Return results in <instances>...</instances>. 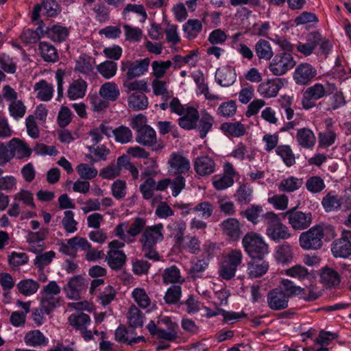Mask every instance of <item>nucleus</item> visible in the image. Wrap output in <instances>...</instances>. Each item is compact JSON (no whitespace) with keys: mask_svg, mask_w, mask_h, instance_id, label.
<instances>
[{"mask_svg":"<svg viewBox=\"0 0 351 351\" xmlns=\"http://www.w3.org/2000/svg\"><path fill=\"white\" fill-rule=\"evenodd\" d=\"M155 180L152 178H147L139 186V190L145 199H150L156 191Z\"/></svg>","mask_w":351,"mask_h":351,"instance_id":"64","label":"nucleus"},{"mask_svg":"<svg viewBox=\"0 0 351 351\" xmlns=\"http://www.w3.org/2000/svg\"><path fill=\"white\" fill-rule=\"evenodd\" d=\"M152 87L155 95L162 96L165 101H167L169 97V93L167 90V85L165 81L154 78L152 82Z\"/></svg>","mask_w":351,"mask_h":351,"instance_id":"60","label":"nucleus"},{"mask_svg":"<svg viewBox=\"0 0 351 351\" xmlns=\"http://www.w3.org/2000/svg\"><path fill=\"white\" fill-rule=\"evenodd\" d=\"M284 82L285 80L282 78L268 80L259 84L257 91L265 98L274 97L278 95L280 88L284 86Z\"/></svg>","mask_w":351,"mask_h":351,"instance_id":"14","label":"nucleus"},{"mask_svg":"<svg viewBox=\"0 0 351 351\" xmlns=\"http://www.w3.org/2000/svg\"><path fill=\"white\" fill-rule=\"evenodd\" d=\"M167 164L169 172L175 175L185 173L191 168L189 160L178 152H173L170 155Z\"/></svg>","mask_w":351,"mask_h":351,"instance_id":"12","label":"nucleus"},{"mask_svg":"<svg viewBox=\"0 0 351 351\" xmlns=\"http://www.w3.org/2000/svg\"><path fill=\"white\" fill-rule=\"evenodd\" d=\"M25 343L31 347H43L49 343V339L39 330H32L28 331L24 337Z\"/></svg>","mask_w":351,"mask_h":351,"instance_id":"25","label":"nucleus"},{"mask_svg":"<svg viewBox=\"0 0 351 351\" xmlns=\"http://www.w3.org/2000/svg\"><path fill=\"white\" fill-rule=\"evenodd\" d=\"M112 134L115 141L121 144L128 143L132 139V132L131 130L125 125L116 128L113 130Z\"/></svg>","mask_w":351,"mask_h":351,"instance_id":"54","label":"nucleus"},{"mask_svg":"<svg viewBox=\"0 0 351 351\" xmlns=\"http://www.w3.org/2000/svg\"><path fill=\"white\" fill-rule=\"evenodd\" d=\"M100 96L108 101H116L119 97L120 93L117 85L112 82L104 83L99 89Z\"/></svg>","mask_w":351,"mask_h":351,"instance_id":"35","label":"nucleus"},{"mask_svg":"<svg viewBox=\"0 0 351 351\" xmlns=\"http://www.w3.org/2000/svg\"><path fill=\"white\" fill-rule=\"evenodd\" d=\"M132 295L134 301L142 308H145L150 305V299L143 288L134 289L132 293Z\"/></svg>","mask_w":351,"mask_h":351,"instance_id":"59","label":"nucleus"},{"mask_svg":"<svg viewBox=\"0 0 351 351\" xmlns=\"http://www.w3.org/2000/svg\"><path fill=\"white\" fill-rule=\"evenodd\" d=\"M301 291L298 296L306 302H314L321 296V293L313 285H310L306 289L301 287Z\"/></svg>","mask_w":351,"mask_h":351,"instance_id":"63","label":"nucleus"},{"mask_svg":"<svg viewBox=\"0 0 351 351\" xmlns=\"http://www.w3.org/2000/svg\"><path fill=\"white\" fill-rule=\"evenodd\" d=\"M234 197L239 204H247L252 199V189L247 184L241 185L237 190Z\"/></svg>","mask_w":351,"mask_h":351,"instance_id":"51","label":"nucleus"},{"mask_svg":"<svg viewBox=\"0 0 351 351\" xmlns=\"http://www.w3.org/2000/svg\"><path fill=\"white\" fill-rule=\"evenodd\" d=\"M28 256L25 253L12 252L9 256V264L14 270H18L19 267L28 262Z\"/></svg>","mask_w":351,"mask_h":351,"instance_id":"62","label":"nucleus"},{"mask_svg":"<svg viewBox=\"0 0 351 351\" xmlns=\"http://www.w3.org/2000/svg\"><path fill=\"white\" fill-rule=\"evenodd\" d=\"M149 63L150 60L147 58L135 61L122 62L121 70L126 71L123 78L133 80L143 75L147 71Z\"/></svg>","mask_w":351,"mask_h":351,"instance_id":"8","label":"nucleus"},{"mask_svg":"<svg viewBox=\"0 0 351 351\" xmlns=\"http://www.w3.org/2000/svg\"><path fill=\"white\" fill-rule=\"evenodd\" d=\"M340 197L334 192H329L324 196L322 201V205L327 213L339 210Z\"/></svg>","mask_w":351,"mask_h":351,"instance_id":"47","label":"nucleus"},{"mask_svg":"<svg viewBox=\"0 0 351 351\" xmlns=\"http://www.w3.org/2000/svg\"><path fill=\"white\" fill-rule=\"evenodd\" d=\"M34 90L37 92V97L41 101H49L53 96V85L45 80H41L34 85Z\"/></svg>","mask_w":351,"mask_h":351,"instance_id":"40","label":"nucleus"},{"mask_svg":"<svg viewBox=\"0 0 351 351\" xmlns=\"http://www.w3.org/2000/svg\"><path fill=\"white\" fill-rule=\"evenodd\" d=\"M106 260L109 267L113 270L120 269L125 263L126 256L121 250H110L106 255Z\"/></svg>","mask_w":351,"mask_h":351,"instance_id":"30","label":"nucleus"},{"mask_svg":"<svg viewBox=\"0 0 351 351\" xmlns=\"http://www.w3.org/2000/svg\"><path fill=\"white\" fill-rule=\"evenodd\" d=\"M215 119L213 116L206 111L202 112L201 117L199 119V124L197 130L199 132V137L204 138L207 135L208 132L211 130Z\"/></svg>","mask_w":351,"mask_h":351,"instance_id":"41","label":"nucleus"},{"mask_svg":"<svg viewBox=\"0 0 351 351\" xmlns=\"http://www.w3.org/2000/svg\"><path fill=\"white\" fill-rule=\"evenodd\" d=\"M289 298L285 292L276 288L271 291L267 295L268 306L273 310H281L288 306Z\"/></svg>","mask_w":351,"mask_h":351,"instance_id":"17","label":"nucleus"},{"mask_svg":"<svg viewBox=\"0 0 351 351\" xmlns=\"http://www.w3.org/2000/svg\"><path fill=\"white\" fill-rule=\"evenodd\" d=\"M321 282L327 289L337 288L341 282V276L335 269L325 267L320 274Z\"/></svg>","mask_w":351,"mask_h":351,"instance_id":"23","label":"nucleus"},{"mask_svg":"<svg viewBox=\"0 0 351 351\" xmlns=\"http://www.w3.org/2000/svg\"><path fill=\"white\" fill-rule=\"evenodd\" d=\"M292 55L287 52L276 54L269 65V70L274 75H282L295 65Z\"/></svg>","mask_w":351,"mask_h":351,"instance_id":"7","label":"nucleus"},{"mask_svg":"<svg viewBox=\"0 0 351 351\" xmlns=\"http://www.w3.org/2000/svg\"><path fill=\"white\" fill-rule=\"evenodd\" d=\"M162 278L165 285L183 283L185 281L179 268L175 265L166 268L162 274Z\"/></svg>","mask_w":351,"mask_h":351,"instance_id":"32","label":"nucleus"},{"mask_svg":"<svg viewBox=\"0 0 351 351\" xmlns=\"http://www.w3.org/2000/svg\"><path fill=\"white\" fill-rule=\"evenodd\" d=\"M172 66L171 60L154 61L152 63V75L155 78L161 79L167 73V71Z\"/></svg>","mask_w":351,"mask_h":351,"instance_id":"56","label":"nucleus"},{"mask_svg":"<svg viewBox=\"0 0 351 351\" xmlns=\"http://www.w3.org/2000/svg\"><path fill=\"white\" fill-rule=\"evenodd\" d=\"M60 287L56 281H50L41 291L40 304L47 311H53L59 304Z\"/></svg>","mask_w":351,"mask_h":351,"instance_id":"6","label":"nucleus"},{"mask_svg":"<svg viewBox=\"0 0 351 351\" xmlns=\"http://www.w3.org/2000/svg\"><path fill=\"white\" fill-rule=\"evenodd\" d=\"M269 267V263L263 259H252L247 264V272L249 278H261L265 274Z\"/></svg>","mask_w":351,"mask_h":351,"instance_id":"20","label":"nucleus"},{"mask_svg":"<svg viewBox=\"0 0 351 351\" xmlns=\"http://www.w3.org/2000/svg\"><path fill=\"white\" fill-rule=\"evenodd\" d=\"M283 273L285 275L300 281L311 280V278H313L311 272L309 271L304 266L300 264L295 265L284 270Z\"/></svg>","mask_w":351,"mask_h":351,"instance_id":"31","label":"nucleus"},{"mask_svg":"<svg viewBox=\"0 0 351 351\" xmlns=\"http://www.w3.org/2000/svg\"><path fill=\"white\" fill-rule=\"evenodd\" d=\"M303 184L302 179L295 178L293 176L283 179L278 186L280 191L293 192L302 186Z\"/></svg>","mask_w":351,"mask_h":351,"instance_id":"49","label":"nucleus"},{"mask_svg":"<svg viewBox=\"0 0 351 351\" xmlns=\"http://www.w3.org/2000/svg\"><path fill=\"white\" fill-rule=\"evenodd\" d=\"M215 80L221 86L228 87L236 80V73L230 67L218 69L215 73Z\"/></svg>","mask_w":351,"mask_h":351,"instance_id":"27","label":"nucleus"},{"mask_svg":"<svg viewBox=\"0 0 351 351\" xmlns=\"http://www.w3.org/2000/svg\"><path fill=\"white\" fill-rule=\"evenodd\" d=\"M331 252L335 258H346L351 256V230L342 232L341 237L332 242Z\"/></svg>","mask_w":351,"mask_h":351,"instance_id":"10","label":"nucleus"},{"mask_svg":"<svg viewBox=\"0 0 351 351\" xmlns=\"http://www.w3.org/2000/svg\"><path fill=\"white\" fill-rule=\"evenodd\" d=\"M194 169L196 173L201 176L210 175L215 170V162L209 156H201L195 159Z\"/></svg>","mask_w":351,"mask_h":351,"instance_id":"18","label":"nucleus"},{"mask_svg":"<svg viewBox=\"0 0 351 351\" xmlns=\"http://www.w3.org/2000/svg\"><path fill=\"white\" fill-rule=\"evenodd\" d=\"M285 217L287 218L288 223L295 230H302L308 228L312 223V215L311 213H304L291 208L285 213Z\"/></svg>","mask_w":351,"mask_h":351,"instance_id":"9","label":"nucleus"},{"mask_svg":"<svg viewBox=\"0 0 351 351\" xmlns=\"http://www.w3.org/2000/svg\"><path fill=\"white\" fill-rule=\"evenodd\" d=\"M80 243V248L86 252L85 258L88 261H95L101 258L102 251H97L92 247L91 244L85 239L82 237Z\"/></svg>","mask_w":351,"mask_h":351,"instance_id":"48","label":"nucleus"},{"mask_svg":"<svg viewBox=\"0 0 351 351\" xmlns=\"http://www.w3.org/2000/svg\"><path fill=\"white\" fill-rule=\"evenodd\" d=\"M254 50L259 60L268 61L274 56V51L270 43L264 39H260L255 44Z\"/></svg>","mask_w":351,"mask_h":351,"instance_id":"34","label":"nucleus"},{"mask_svg":"<svg viewBox=\"0 0 351 351\" xmlns=\"http://www.w3.org/2000/svg\"><path fill=\"white\" fill-rule=\"evenodd\" d=\"M8 147L11 149L13 157L16 156L19 159L29 157L32 152L27 143L18 138L12 139L8 143Z\"/></svg>","mask_w":351,"mask_h":351,"instance_id":"26","label":"nucleus"},{"mask_svg":"<svg viewBox=\"0 0 351 351\" xmlns=\"http://www.w3.org/2000/svg\"><path fill=\"white\" fill-rule=\"evenodd\" d=\"M322 40L321 34L319 32H311L308 35L306 43H299L296 45L297 50L303 55L308 56L312 54L315 47Z\"/></svg>","mask_w":351,"mask_h":351,"instance_id":"21","label":"nucleus"},{"mask_svg":"<svg viewBox=\"0 0 351 351\" xmlns=\"http://www.w3.org/2000/svg\"><path fill=\"white\" fill-rule=\"evenodd\" d=\"M69 324L75 330L81 331L90 324L91 319L87 314L84 313H73L69 317Z\"/></svg>","mask_w":351,"mask_h":351,"instance_id":"39","label":"nucleus"},{"mask_svg":"<svg viewBox=\"0 0 351 351\" xmlns=\"http://www.w3.org/2000/svg\"><path fill=\"white\" fill-rule=\"evenodd\" d=\"M328 233L330 237H335V232L332 226H315L300 235V245L304 250L320 249L323 245L322 239L325 234Z\"/></svg>","mask_w":351,"mask_h":351,"instance_id":"2","label":"nucleus"},{"mask_svg":"<svg viewBox=\"0 0 351 351\" xmlns=\"http://www.w3.org/2000/svg\"><path fill=\"white\" fill-rule=\"evenodd\" d=\"M61 223L67 233H74L77 230V221L74 219V213L71 210H66L64 213V217Z\"/></svg>","mask_w":351,"mask_h":351,"instance_id":"57","label":"nucleus"},{"mask_svg":"<svg viewBox=\"0 0 351 351\" xmlns=\"http://www.w3.org/2000/svg\"><path fill=\"white\" fill-rule=\"evenodd\" d=\"M238 268L230 263L222 259L219 263L218 274L221 279L230 280L235 276Z\"/></svg>","mask_w":351,"mask_h":351,"instance_id":"46","label":"nucleus"},{"mask_svg":"<svg viewBox=\"0 0 351 351\" xmlns=\"http://www.w3.org/2000/svg\"><path fill=\"white\" fill-rule=\"evenodd\" d=\"M263 222L266 226V234L271 240L280 242L287 240L291 237L289 228L274 212L270 211L263 214Z\"/></svg>","mask_w":351,"mask_h":351,"instance_id":"3","label":"nucleus"},{"mask_svg":"<svg viewBox=\"0 0 351 351\" xmlns=\"http://www.w3.org/2000/svg\"><path fill=\"white\" fill-rule=\"evenodd\" d=\"M202 22L198 19H189L183 25V30L189 38H195L202 30Z\"/></svg>","mask_w":351,"mask_h":351,"instance_id":"53","label":"nucleus"},{"mask_svg":"<svg viewBox=\"0 0 351 351\" xmlns=\"http://www.w3.org/2000/svg\"><path fill=\"white\" fill-rule=\"evenodd\" d=\"M79 239H82V237H74L68 239L66 243L63 242L59 243L60 252L66 255L75 257L76 256V250L77 248H80V243H81V241Z\"/></svg>","mask_w":351,"mask_h":351,"instance_id":"44","label":"nucleus"},{"mask_svg":"<svg viewBox=\"0 0 351 351\" xmlns=\"http://www.w3.org/2000/svg\"><path fill=\"white\" fill-rule=\"evenodd\" d=\"M128 106L134 110H143L147 108L148 100L142 92L132 93L128 97Z\"/></svg>","mask_w":351,"mask_h":351,"instance_id":"36","label":"nucleus"},{"mask_svg":"<svg viewBox=\"0 0 351 351\" xmlns=\"http://www.w3.org/2000/svg\"><path fill=\"white\" fill-rule=\"evenodd\" d=\"M208 264V261L204 259H199L195 263H191L188 274L193 280L202 278V274L207 269Z\"/></svg>","mask_w":351,"mask_h":351,"instance_id":"55","label":"nucleus"},{"mask_svg":"<svg viewBox=\"0 0 351 351\" xmlns=\"http://www.w3.org/2000/svg\"><path fill=\"white\" fill-rule=\"evenodd\" d=\"M181 116L178 119V123L182 128L189 130L197 127L199 116L198 111L195 108L193 107L186 108Z\"/></svg>","mask_w":351,"mask_h":351,"instance_id":"19","label":"nucleus"},{"mask_svg":"<svg viewBox=\"0 0 351 351\" xmlns=\"http://www.w3.org/2000/svg\"><path fill=\"white\" fill-rule=\"evenodd\" d=\"M163 226L162 223L147 226L143 232L139 242L145 258L156 262L161 261V256L156 250V244L163 241Z\"/></svg>","mask_w":351,"mask_h":351,"instance_id":"1","label":"nucleus"},{"mask_svg":"<svg viewBox=\"0 0 351 351\" xmlns=\"http://www.w3.org/2000/svg\"><path fill=\"white\" fill-rule=\"evenodd\" d=\"M46 36L53 42L61 43L64 41L69 34L66 27L61 25H52L45 30Z\"/></svg>","mask_w":351,"mask_h":351,"instance_id":"38","label":"nucleus"},{"mask_svg":"<svg viewBox=\"0 0 351 351\" xmlns=\"http://www.w3.org/2000/svg\"><path fill=\"white\" fill-rule=\"evenodd\" d=\"M136 141L145 147H154L153 150L159 151L164 147L162 142L157 143V137L155 130L151 127H145L139 130L136 134Z\"/></svg>","mask_w":351,"mask_h":351,"instance_id":"11","label":"nucleus"},{"mask_svg":"<svg viewBox=\"0 0 351 351\" xmlns=\"http://www.w3.org/2000/svg\"><path fill=\"white\" fill-rule=\"evenodd\" d=\"M200 241L195 236L187 235L184 241L178 245L181 250L187 251L193 254H197L201 251Z\"/></svg>","mask_w":351,"mask_h":351,"instance_id":"42","label":"nucleus"},{"mask_svg":"<svg viewBox=\"0 0 351 351\" xmlns=\"http://www.w3.org/2000/svg\"><path fill=\"white\" fill-rule=\"evenodd\" d=\"M278 289H282L288 298L293 295L298 296L302 291L301 287L295 285L293 282L287 279L282 280Z\"/></svg>","mask_w":351,"mask_h":351,"instance_id":"61","label":"nucleus"},{"mask_svg":"<svg viewBox=\"0 0 351 351\" xmlns=\"http://www.w3.org/2000/svg\"><path fill=\"white\" fill-rule=\"evenodd\" d=\"M127 318L130 326L132 328L141 327L143 324V314L134 304L129 308Z\"/></svg>","mask_w":351,"mask_h":351,"instance_id":"45","label":"nucleus"},{"mask_svg":"<svg viewBox=\"0 0 351 351\" xmlns=\"http://www.w3.org/2000/svg\"><path fill=\"white\" fill-rule=\"evenodd\" d=\"M242 244L246 253L252 259H263L268 254V245L257 233H247L242 239Z\"/></svg>","mask_w":351,"mask_h":351,"instance_id":"5","label":"nucleus"},{"mask_svg":"<svg viewBox=\"0 0 351 351\" xmlns=\"http://www.w3.org/2000/svg\"><path fill=\"white\" fill-rule=\"evenodd\" d=\"M97 70L105 79H110L117 73V64L111 60H106L97 66Z\"/></svg>","mask_w":351,"mask_h":351,"instance_id":"50","label":"nucleus"},{"mask_svg":"<svg viewBox=\"0 0 351 351\" xmlns=\"http://www.w3.org/2000/svg\"><path fill=\"white\" fill-rule=\"evenodd\" d=\"M87 285L86 280L81 276L71 278L65 288L67 297L72 300L80 299L81 292L87 287Z\"/></svg>","mask_w":351,"mask_h":351,"instance_id":"15","label":"nucleus"},{"mask_svg":"<svg viewBox=\"0 0 351 351\" xmlns=\"http://www.w3.org/2000/svg\"><path fill=\"white\" fill-rule=\"evenodd\" d=\"M294 253L292 245L287 243H282L276 248L275 258L277 262L287 264L293 259Z\"/></svg>","mask_w":351,"mask_h":351,"instance_id":"28","label":"nucleus"},{"mask_svg":"<svg viewBox=\"0 0 351 351\" xmlns=\"http://www.w3.org/2000/svg\"><path fill=\"white\" fill-rule=\"evenodd\" d=\"M88 87L87 82L82 79L73 80L67 89V97L71 100H75L83 98L86 93Z\"/></svg>","mask_w":351,"mask_h":351,"instance_id":"22","label":"nucleus"},{"mask_svg":"<svg viewBox=\"0 0 351 351\" xmlns=\"http://www.w3.org/2000/svg\"><path fill=\"white\" fill-rule=\"evenodd\" d=\"M38 50L41 57L45 62L54 63L58 61V53L53 45L45 41L40 42Z\"/></svg>","mask_w":351,"mask_h":351,"instance_id":"29","label":"nucleus"},{"mask_svg":"<svg viewBox=\"0 0 351 351\" xmlns=\"http://www.w3.org/2000/svg\"><path fill=\"white\" fill-rule=\"evenodd\" d=\"M295 138L298 145L304 149L313 148L316 143L314 133L307 128L299 129L297 131Z\"/></svg>","mask_w":351,"mask_h":351,"instance_id":"24","label":"nucleus"},{"mask_svg":"<svg viewBox=\"0 0 351 351\" xmlns=\"http://www.w3.org/2000/svg\"><path fill=\"white\" fill-rule=\"evenodd\" d=\"M276 154L280 156L287 166L291 167L295 162L294 154L289 145H280L276 147Z\"/></svg>","mask_w":351,"mask_h":351,"instance_id":"58","label":"nucleus"},{"mask_svg":"<svg viewBox=\"0 0 351 351\" xmlns=\"http://www.w3.org/2000/svg\"><path fill=\"white\" fill-rule=\"evenodd\" d=\"M220 227L229 240L237 241L241 235V223L237 219L228 218L221 223Z\"/></svg>","mask_w":351,"mask_h":351,"instance_id":"16","label":"nucleus"},{"mask_svg":"<svg viewBox=\"0 0 351 351\" xmlns=\"http://www.w3.org/2000/svg\"><path fill=\"white\" fill-rule=\"evenodd\" d=\"M220 129L226 135L233 137H241L246 132L244 125L240 121L223 123Z\"/></svg>","mask_w":351,"mask_h":351,"instance_id":"33","label":"nucleus"},{"mask_svg":"<svg viewBox=\"0 0 351 351\" xmlns=\"http://www.w3.org/2000/svg\"><path fill=\"white\" fill-rule=\"evenodd\" d=\"M263 211V207L260 205H251L245 210L241 212V215L245 217L249 221L256 224L259 221V217Z\"/></svg>","mask_w":351,"mask_h":351,"instance_id":"52","label":"nucleus"},{"mask_svg":"<svg viewBox=\"0 0 351 351\" xmlns=\"http://www.w3.org/2000/svg\"><path fill=\"white\" fill-rule=\"evenodd\" d=\"M336 90V86L333 84L316 83L308 87L302 94V106L304 109L309 110L315 106V101L325 96L330 95Z\"/></svg>","mask_w":351,"mask_h":351,"instance_id":"4","label":"nucleus"},{"mask_svg":"<svg viewBox=\"0 0 351 351\" xmlns=\"http://www.w3.org/2000/svg\"><path fill=\"white\" fill-rule=\"evenodd\" d=\"M95 60L90 56L83 54L76 60L75 70L89 75L93 72Z\"/></svg>","mask_w":351,"mask_h":351,"instance_id":"37","label":"nucleus"},{"mask_svg":"<svg viewBox=\"0 0 351 351\" xmlns=\"http://www.w3.org/2000/svg\"><path fill=\"white\" fill-rule=\"evenodd\" d=\"M317 75V70L311 64L301 63L293 73V80L298 85L308 84Z\"/></svg>","mask_w":351,"mask_h":351,"instance_id":"13","label":"nucleus"},{"mask_svg":"<svg viewBox=\"0 0 351 351\" xmlns=\"http://www.w3.org/2000/svg\"><path fill=\"white\" fill-rule=\"evenodd\" d=\"M16 287L20 293L25 296H29L38 291L40 285L37 281L28 278L19 281Z\"/></svg>","mask_w":351,"mask_h":351,"instance_id":"43","label":"nucleus"}]
</instances>
